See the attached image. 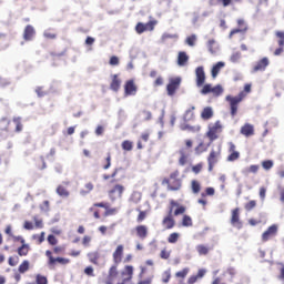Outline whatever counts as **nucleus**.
Instances as JSON below:
<instances>
[{"label":"nucleus","mask_w":284,"mask_h":284,"mask_svg":"<svg viewBox=\"0 0 284 284\" xmlns=\"http://www.w3.org/2000/svg\"><path fill=\"white\" fill-rule=\"evenodd\" d=\"M185 212H187L185 205L180 204L176 200H170L169 212L162 219V227L164 230H174V227H176V220H174V216H181Z\"/></svg>","instance_id":"obj_1"},{"label":"nucleus","mask_w":284,"mask_h":284,"mask_svg":"<svg viewBox=\"0 0 284 284\" xmlns=\"http://www.w3.org/2000/svg\"><path fill=\"white\" fill-rule=\"evenodd\" d=\"M250 92H252V84H245L244 90L241 91L237 95L225 97V101L230 105L231 116L239 114V103H241L247 97V94H250Z\"/></svg>","instance_id":"obj_2"},{"label":"nucleus","mask_w":284,"mask_h":284,"mask_svg":"<svg viewBox=\"0 0 284 284\" xmlns=\"http://www.w3.org/2000/svg\"><path fill=\"white\" fill-rule=\"evenodd\" d=\"M179 176H181V172L179 170L173 171L170 174V178H164L162 180V185H168V190L171 192H178L183 185V182Z\"/></svg>","instance_id":"obj_3"},{"label":"nucleus","mask_w":284,"mask_h":284,"mask_svg":"<svg viewBox=\"0 0 284 284\" xmlns=\"http://www.w3.org/2000/svg\"><path fill=\"white\" fill-rule=\"evenodd\" d=\"M223 133V122L221 120L210 123L206 131V136L209 138L210 143H214Z\"/></svg>","instance_id":"obj_4"},{"label":"nucleus","mask_w":284,"mask_h":284,"mask_svg":"<svg viewBox=\"0 0 284 284\" xmlns=\"http://www.w3.org/2000/svg\"><path fill=\"white\" fill-rule=\"evenodd\" d=\"M45 256L48 258L49 267H57V263H59V265H69V263H70V258L54 257V255L52 254V251H50V250L45 251Z\"/></svg>","instance_id":"obj_5"},{"label":"nucleus","mask_w":284,"mask_h":284,"mask_svg":"<svg viewBox=\"0 0 284 284\" xmlns=\"http://www.w3.org/2000/svg\"><path fill=\"white\" fill-rule=\"evenodd\" d=\"M33 222L26 220L23 223V230L32 231V230H43V219L39 217V215H34Z\"/></svg>","instance_id":"obj_6"},{"label":"nucleus","mask_w":284,"mask_h":284,"mask_svg":"<svg viewBox=\"0 0 284 284\" xmlns=\"http://www.w3.org/2000/svg\"><path fill=\"white\" fill-rule=\"evenodd\" d=\"M123 192H125V186L123 184H115L108 191L110 201H116L118 199H123Z\"/></svg>","instance_id":"obj_7"},{"label":"nucleus","mask_w":284,"mask_h":284,"mask_svg":"<svg viewBox=\"0 0 284 284\" xmlns=\"http://www.w3.org/2000/svg\"><path fill=\"white\" fill-rule=\"evenodd\" d=\"M231 225L236 230H243V221H241V209L235 207L231 211Z\"/></svg>","instance_id":"obj_8"},{"label":"nucleus","mask_w":284,"mask_h":284,"mask_svg":"<svg viewBox=\"0 0 284 284\" xmlns=\"http://www.w3.org/2000/svg\"><path fill=\"white\" fill-rule=\"evenodd\" d=\"M237 23V28L231 30L230 34H229V39H232V37L234 34H245V32H247V30H250V27L247 26V22H245V19L240 18L236 21Z\"/></svg>","instance_id":"obj_9"},{"label":"nucleus","mask_w":284,"mask_h":284,"mask_svg":"<svg viewBox=\"0 0 284 284\" xmlns=\"http://www.w3.org/2000/svg\"><path fill=\"white\" fill-rule=\"evenodd\" d=\"M219 159H221V150H211L209 156H207V165H209V172H214V166L216 163H219Z\"/></svg>","instance_id":"obj_10"},{"label":"nucleus","mask_w":284,"mask_h":284,"mask_svg":"<svg viewBox=\"0 0 284 284\" xmlns=\"http://www.w3.org/2000/svg\"><path fill=\"white\" fill-rule=\"evenodd\" d=\"M179 88H181V78H179V77L171 78L166 85V92H168L169 97H174V94H176V90H179Z\"/></svg>","instance_id":"obj_11"},{"label":"nucleus","mask_w":284,"mask_h":284,"mask_svg":"<svg viewBox=\"0 0 284 284\" xmlns=\"http://www.w3.org/2000/svg\"><path fill=\"white\" fill-rule=\"evenodd\" d=\"M278 234V224H273L267 227V230L262 234V243H267L272 241Z\"/></svg>","instance_id":"obj_12"},{"label":"nucleus","mask_w":284,"mask_h":284,"mask_svg":"<svg viewBox=\"0 0 284 284\" xmlns=\"http://www.w3.org/2000/svg\"><path fill=\"white\" fill-rule=\"evenodd\" d=\"M136 92H139V87L134 80H128L124 83V97H136Z\"/></svg>","instance_id":"obj_13"},{"label":"nucleus","mask_w":284,"mask_h":284,"mask_svg":"<svg viewBox=\"0 0 284 284\" xmlns=\"http://www.w3.org/2000/svg\"><path fill=\"white\" fill-rule=\"evenodd\" d=\"M154 26H156V21H149L148 23L139 22L135 26V31L138 34H143V32H152L154 30Z\"/></svg>","instance_id":"obj_14"},{"label":"nucleus","mask_w":284,"mask_h":284,"mask_svg":"<svg viewBox=\"0 0 284 284\" xmlns=\"http://www.w3.org/2000/svg\"><path fill=\"white\" fill-rule=\"evenodd\" d=\"M239 159H241V152L236 151V144H234L233 142H230L229 143V155L226 158V161L232 163L234 161H239Z\"/></svg>","instance_id":"obj_15"},{"label":"nucleus","mask_w":284,"mask_h":284,"mask_svg":"<svg viewBox=\"0 0 284 284\" xmlns=\"http://www.w3.org/2000/svg\"><path fill=\"white\" fill-rule=\"evenodd\" d=\"M93 207H103L105 210L104 216H114L119 210L116 207H110V203L108 202H98L93 204Z\"/></svg>","instance_id":"obj_16"},{"label":"nucleus","mask_w":284,"mask_h":284,"mask_svg":"<svg viewBox=\"0 0 284 284\" xmlns=\"http://www.w3.org/2000/svg\"><path fill=\"white\" fill-rule=\"evenodd\" d=\"M267 65H270V59L262 58L258 60L252 69V72H265L267 70Z\"/></svg>","instance_id":"obj_17"},{"label":"nucleus","mask_w":284,"mask_h":284,"mask_svg":"<svg viewBox=\"0 0 284 284\" xmlns=\"http://www.w3.org/2000/svg\"><path fill=\"white\" fill-rule=\"evenodd\" d=\"M195 77L197 88H203V85L205 84V70L203 69V67H197L195 69Z\"/></svg>","instance_id":"obj_18"},{"label":"nucleus","mask_w":284,"mask_h":284,"mask_svg":"<svg viewBox=\"0 0 284 284\" xmlns=\"http://www.w3.org/2000/svg\"><path fill=\"white\" fill-rule=\"evenodd\" d=\"M18 241L22 243V245L18 247V256H28V254H30V245L26 244V240L23 237H18Z\"/></svg>","instance_id":"obj_19"},{"label":"nucleus","mask_w":284,"mask_h":284,"mask_svg":"<svg viewBox=\"0 0 284 284\" xmlns=\"http://www.w3.org/2000/svg\"><path fill=\"white\" fill-rule=\"evenodd\" d=\"M34 34H37L34 27H32V24H28L23 31L24 41H32V39H34Z\"/></svg>","instance_id":"obj_20"},{"label":"nucleus","mask_w":284,"mask_h":284,"mask_svg":"<svg viewBox=\"0 0 284 284\" xmlns=\"http://www.w3.org/2000/svg\"><path fill=\"white\" fill-rule=\"evenodd\" d=\"M110 90H112V92H119V90H121V80L119 79V74L111 75Z\"/></svg>","instance_id":"obj_21"},{"label":"nucleus","mask_w":284,"mask_h":284,"mask_svg":"<svg viewBox=\"0 0 284 284\" xmlns=\"http://www.w3.org/2000/svg\"><path fill=\"white\" fill-rule=\"evenodd\" d=\"M135 234L138 239H141V241H145V239H148V226L143 224L135 226Z\"/></svg>","instance_id":"obj_22"},{"label":"nucleus","mask_w":284,"mask_h":284,"mask_svg":"<svg viewBox=\"0 0 284 284\" xmlns=\"http://www.w3.org/2000/svg\"><path fill=\"white\" fill-rule=\"evenodd\" d=\"M241 134H243V136L250 138V136H254V125L250 124V123H245L242 128H241Z\"/></svg>","instance_id":"obj_23"},{"label":"nucleus","mask_w":284,"mask_h":284,"mask_svg":"<svg viewBox=\"0 0 284 284\" xmlns=\"http://www.w3.org/2000/svg\"><path fill=\"white\" fill-rule=\"evenodd\" d=\"M213 116H214V110L212 109V106H206L201 112V119L203 121H210V119H212Z\"/></svg>","instance_id":"obj_24"},{"label":"nucleus","mask_w":284,"mask_h":284,"mask_svg":"<svg viewBox=\"0 0 284 284\" xmlns=\"http://www.w3.org/2000/svg\"><path fill=\"white\" fill-rule=\"evenodd\" d=\"M187 274H190V267H184L175 273V278H178L180 283H183L185 278H187Z\"/></svg>","instance_id":"obj_25"},{"label":"nucleus","mask_w":284,"mask_h":284,"mask_svg":"<svg viewBox=\"0 0 284 284\" xmlns=\"http://www.w3.org/2000/svg\"><path fill=\"white\" fill-rule=\"evenodd\" d=\"M140 270H141V272L139 274L140 281L138 282V284H152V277H148V278L143 280L145 272H148V267L141 266Z\"/></svg>","instance_id":"obj_26"},{"label":"nucleus","mask_w":284,"mask_h":284,"mask_svg":"<svg viewBox=\"0 0 284 284\" xmlns=\"http://www.w3.org/2000/svg\"><path fill=\"white\" fill-rule=\"evenodd\" d=\"M187 61H190V57L187 55V53L185 51H180L178 55V65H186Z\"/></svg>","instance_id":"obj_27"},{"label":"nucleus","mask_w":284,"mask_h":284,"mask_svg":"<svg viewBox=\"0 0 284 284\" xmlns=\"http://www.w3.org/2000/svg\"><path fill=\"white\" fill-rule=\"evenodd\" d=\"M225 68V62H217L216 64L213 65L211 70V75L213 79H216L219 77V72Z\"/></svg>","instance_id":"obj_28"},{"label":"nucleus","mask_w":284,"mask_h":284,"mask_svg":"<svg viewBox=\"0 0 284 284\" xmlns=\"http://www.w3.org/2000/svg\"><path fill=\"white\" fill-rule=\"evenodd\" d=\"M187 159H190V153L185 151V149L180 150V159H179V164L180 165H186L187 164Z\"/></svg>","instance_id":"obj_29"},{"label":"nucleus","mask_w":284,"mask_h":284,"mask_svg":"<svg viewBox=\"0 0 284 284\" xmlns=\"http://www.w3.org/2000/svg\"><path fill=\"white\" fill-rule=\"evenodd\" d=\"M90 263H92L93 265H99V258H101V254H99V252H90L87 254Z\"/></svg>","instance_id":"obj_30"},{"label":"nucleus","mask_w":284,"mask_h":284,"mask_svg":"<svg viewBox=\"0 0 284 284\" xmlns=\"http://www.w3.org/2000/svg\"><path fill=\"white\" fill-rule=\"evenodd\" d=\"M181 225L182 227H192V225H194V222L192 221V216L184 214L182 216Z\"/></svg>","instance_id":"obj_31"},{"label":"nucleus","mask_w":284,"mask_h":284,"mask_svg":"<svg viewBox=\"0 0 284 284\" xmlns=\"http://www.w3.org/2000/svg\"><path fill=\"white\" fill-rule=\"evenodd\" d=\"M196 252L200 256H207V254H210V247L204 244H199L196 246Z\"/></svg>","instance_id":"obj_32"},{"label":"nucleus","mask_w":284,"mask_h":284,"mask_svg":"<svg viewBox=\"0 0 284 284\" xmlns=\"http://www.w3.org/2000/svg\"><path fill=\"white\" fill-rule=\"evenodd\" d=\"M30 270V261L24 260L18 267L19 274H26Z\"/></svg>","instance_id":"obj_33"},{"label":"nucleus","mask_w":284,"mask_h":284,"mask_svg":"<svg viewBox=\"0 0 284 284\" xmlns=\"http://www.w3.org/2000/svg\"><path fill=\"white\" fill-rule=\"evenodd\" d=\"M242 1L243 0H216V3L223 8H229V6H233V3H241Z\"/></svg>","instance_id":"obj_34"},{"label":"nucleus","mask_w":284,"mask_h":284,"mask_svg":"<svg viewBox=\"0 0 284 284\" xmlns=\"http://www.w3.org/2000/svg\"><path fill=\"white\" fill-rule=\"evenodd\" d=\"M43 37L44 39L54 40L57 39V32L54 31V29H47L43 32Z\"/></svg>","instance_id":"obj_35"},{"label":"nucleus","mask_w":284,"mask_h":284,"mask_svg":"<svg viewBox=\"0 0 284 284\" xmlns=\"http://www.w3.org/2000/svg\"><path fill=\"white\" fill-rule=\"evenodd\" d=\"M191 190L193 194H199L201 192V183L196 180H192Z\"/></svg>","instance_id":"obj_36"},{"label":"nucleus","mask_w":284,"mask_h":284,"mask_svg":"<svg viewBox=\"0 0 284 284\" xmlns=\"http://www.w3.org/2000/svg\"><path fill=\"white\" fill-rule=\"evenodd\" d=\"M57 194H59V196H63L64 199H67V196H70V192L63 185H59L57 187Z\"/></svg>","instance_id":"obj_37"},{"label":"nucleus","mask_w":284,"mask_h":284,"mask_svg":"<svg viewBox=\"0 0 284 284\" xmlns=\"http://www.w3.org/2000/svg\"><path fill=\"white\" fill-rule=\"evenodd\" d=\"M121 145L124 152H132V149L134 148V144L130 140H124Z\"/></svg>","instance_id":"obj_38"},{"label":"nucleus","mask_w":284,"mask_h":284,"mask_svg":"<svg viewBox=\"0 0 284 284\" xmlns=\"http://www.w3.org/2000/svg\"><path fill=\"white\" fill-rule=\"evenodd\" d=\"M92 190H94V184H92V182H89L84 185V189L80 191V194H82V196H85V194H90Z\"/></svg>","instance_id":"obj_39"},{"label":"nucleus","mask_w":284,"mask_h":284,"mask_svg":"<svg viewBox=\"0 0 284 284\" xmlns=\"http://www.w3.org/2000/svg\"><path fill=\"white\" fill-rule=\"evenodd\" d=\"M136 212H139L136 217L138 223H143V221L148 219V211H141V209H136Z\"/></svg>","instance_id":"obj_40"},{"label":"nucleus","mask_w":284,"mask_h":284,"mask_svg":"<svg viewBox=\"0 0 284 284\" xmlns=\"http://www.w3.org/2000/svg\"><path fill=\"white\" fill-rule=\"evenodd\" d=\"M211 93H213V97H221L223 94V87L221 84L213 87Z\"/></svg>","instance_id":"obj_41"},{"label":"nucleus","mask_w":284,"mask_h":284,"mask_svg":"<svg viewBox=\"0 0 284 284\" xmlns=\"http://www.w3.org/2000/svg\"><path fill=\"white\" fill-rule=\"evenodd\" d=\"M260 166L258 164H253L250 168L244 170V174H256V172H258Z\"/></svg>","instance_id":"obj_42"},{"label":"nucleus","mask_w":284,"mask_h":284,"mask_svg":"<svg viewBox=\"0 0 284 284\" xmlns=\"http://www.w3.org/2000/svg\"><path fill=\"white\" fill-rule=\"evenodd\" d=\"M13 123L16 125V132H22L23 131V124L21 123V118H13Z\"/></svg>","instance_id":"obj_43"},{"label":"nucleus","mask_w":284,"mask_h":284,"mask_svg":"<svg viewBox=\"0 0 284 284\" xmlns=\"http://www.w3.org/2000/svg\"><path fill=\"white\" fill-rule=\"evenodd\" d=\"M19 255H14V256H10L8 260V263L10 265V267H17V265H19Z\"/></svg>","instance_id":"obj_44"},{"label":"nucleus","mask_w":284,"mask_h":284,"mask_svg":"<svg viewBox=\"0 0 284 284\" xmlns=\"http://www.w3.org/2000/svg\"><path fill=\"white\" fill-rule=\"evenodd\" d=\"M119 172H123V168H116V169H114V171H113V173H112L111 175L104 174V175H103L104 181H108V180H110V179H115V178H116V174H118Z\"/></svg>","instance_id":"obj_45"},{"label":"nucleus","mask_w":284,"mask_h":284,"mask_svg":"<svg viewBox=\"0 0 284 284\" xmlns=\"http://www.w3.org/2000/svg\"><path fill=\"white\" fill-rule=\"evenodd\" d=\"M36 284H48V276L37 274L36 275Z\"/></svg>","instance_id":"obj_46"},{"label":"nucleus","mask_w":284,"mask_h":284,"mask_svg":"<svg viewBox=\"0 0 284 284\" xmlns=\"http://www.w3.org/2000/svg\"><path fill=\"white\" fill-rule=\"evenodd\" d=\"M209 145H205V143L200 142L199 145L195 148L196 154H203L207 150Z\"/></svg>","instance_id":"obj_47"},{"label":"nucleus","mask_w":284,"mask_h":284,"mask_svg":"<svg viewBox=\"0 0 284 284\" xmlns=\"http://www.w3.org/2000/svg\"><path fill=\"white\" fill-rule=\"evenodd\" d=\"M33 240L38 241V245H41V243L45 241V232H41L40 234L33 235Z\"/></svg>","instance_id":"obj_48"},{"label":"nucleus","mask_w":284,"mask_h":284,"mask_svg":"<svg viewBox=\"0 0 284 284\" xmlns=\"http://www.w3.org/2000/svg\"><path fill=\"white\" fill-rule=\"evenodd\" d=\"M275 37H277V44L284 47V31H276Z\"/></svg>","instance_id":"obj_49"},{"label":"nucleus","mask_w":284,"mask_h":284,"mask_svg":"<svg viewBox=\"0 0 284 284\" xmlns=\"http://www.w3.org/2000/svg\"><path fill=\"white\" fill-rule=\"evenodd\" d=\"M254 207H256L255 200H251L244 205V209L246 210V212H252V210H254Z\"/></svg>","instance_id":"obj_50"},{"label":"nucleus","mask_w":284,"mask_h":284,"mask_svg":"<svg viewBox=\"0 0 284 284\" xmlns=\"http://www.w3.org/2000/svg\"><path fill=\"white\" fill-rule=\"evenodd\" d=\"M185 43L187 45H190L191 48H194L195 43H196V36L192 34L190 37L186 38Z\"/></svg>","instance_id":"obj_51"},{"label":"nucleus","mask_w":284,"mask_h":284,"mask_svg":"<svg viewBox=\"0 0 284 284\" xmlns=\"http://www.w3.org/2000/svg\"><path fill=\"white\" fill-rule=\"evenodd\" d=\"M262 168L264 170H272L274 168V161L272 160H265L262 162Z\"/></svg>","instance_id":"obj_52"},{"label":"nucleus","mask_w":284,"mask_h":284,"mask_svg":"<svg viewBox=\"0 0 284 284\" xmlns=\"http://www.w3.org/2000/svg\"><path fill=\"white\" fill-rule=\"evenodd\" d=\"M215 190L214 187L210 186L205 189V192L201 194L202 199H205V196H214Z\"/></svg>","instance_id":"obj_53"},{"label":"nucleus","mask_w":284,"mask_h":284,"mask_svg":"<svg viewBox=\"0 0 284 284\" xmlns=\"http://www.w3.org/2000/svg\"><path fill=\"white\" fill-rule=\"evenodd\" d=\"M47 241H48L49 245H52V246L59 244V240L53 234L48 235Z\"/></svg>","instance_id":"obj_54"},{"label":"nucleus","mask_w":284,"mask_h":284,"mask_svg":"<svg viewBox=\"0 0 284 284\" xmlns=\"http://www.w3.org/2000/svg\"><path fill=\"white\" fill-rule=\"evenodd\" d=\"M172 278V272L170 270L164 271L162 283H170V280Z\"/></svg>","instance_id":"obj_55"},{"label":"nucleus","mask_w":284,"mask_h":284,"mask_svg":"<svg viewBox=\"0 0 284 284\" xmlns=\"http://www.w3.org/2000/svg\"><path fill=\"white\" fill-rule=\"evenodd\" d=\"M112 165V154L108 153L105 158V164L103 165V170H110Z\"/></svg>","instance_id":"obj_56"},{"label":"nucleus","mask_w":284,"mask_h":284,"mask_svg":"<svg viewBox=\"0 0 284 284\" xmlns=\"http://www.w3.org/2000/svg\"><path fill=\"white\" fill-rule=\"evenodd\" d=\"M171 254H172V252L166 251L165 248H163L160 252V258H162L163 261H168V258H170Z\"/></svg>","instance_id":"obj_57"},{"label":"nucleus","mask_w":284,"mask_h":284,"mask_svg":"<svg viewBox=\"0 0 284 284\" xmlns=\"http://www.w3.org/2000/svg\"><path fill=\"white\" fill-rule=\"evenodd\" d=\"M179 233H171L168 237V243H176L179 241Z\"/></svg>","instance_id":"obj_58"},{"label":"nucleus","mask_w":284,"mask_h":284,"mask_svg":"<svg viewBox=\"0 0 284 284\" xmlns=\"http://www.w3.org/2000/svg\"><path fill=\"white\" fill-rule=\"evenodd\" d=\"M41 212H48L50 210V201L45 200L40 204Z\"/></svg>","instance_id":"obj_59"},{"label":"nucleus","mask_w":284,"mask_h":284,"mask_svg":"<svg viewBox=\"0 0 284 284\" xmlns=\"http://www.w3.org/2000/svg\"><path fill=\"white\" fill-rule=\"evenodd\" d=\"M216 43V40L215 39H211L207 41V48H209V51L211 52V54H214V45Z\"/></svg>","instance_id":"obj_60"},{"label":"nucleus","mask_w":284,"mask_h":284,"mask_svg":"<svg viewBox=\"0 0 284 284\" xmlns=\"http://www.w3.org/2000/svg\"><path fill=\"white\" fill-rule=\"evenodd\" d=\"M212 84H205L201 90V94H210V92L212 93Z\"/></svg>","instance_id":"obj_61"},{"label":"nucleus","mask_w":284,"mask_h":284,"mask_svg":"<svg viewBox=\"0 0 284 284\" xmlns=\"http://www.w3.org/2000/svg\"><path fill=\"white\" fill-rule=\"evenodd\" d=\"M65 252V246H54L52 254H63Z\"/></svg>","instance_id":"obj_62"},{"label":"nucleus","mask_w":284,"mask_h":284,"mask_svg":"<svg viewBox=\"0 0 284 284\" xmlns=\"http://www.w3.org/2000/svg\"><path fill=\"white\" fill-rule=\"evenodd\" d=\"M201 170H203V164L202 163H199V164L192 166V172H194V174H200Z\"/></svg>","instance_id":"obj_63"},{"label":"nucleus","mask_w":284,"mask_h":284,"mask_svg":"<svg viewBox=\"0 0 284 284\" xmlns=\"http://www.w3.org/2000/svg\"><path fill=\"white\" fill-rule=\"evenodd\" d=\"M110 65H119V57L112 55L109 60Z\"/></svg>","instance_id":"obj_64"}]
</instances>
